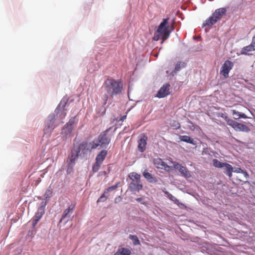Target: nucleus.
Here are the masks:
<instances>
[{"label": "nucleus", "instance_id": "48", "mask_svg": "<svg viewBox=\"0 0 255 255\" xmlns=\"http://www.w3.org/2000/svg\"><path fill=\"white\" fill-rule=\"evenodd\" d=\"M225 114H224V113H219V115L218 116L219 117H220L221 118H223L224 116L225 115Z\"/></svg>", "mask_w": 255, "mask_h": 255}, {"label": "nucleus", "instance_id": "34", "mask_svg": "<svg viewBox=\"0 0 255 255\" xmlns=\"http://www.w3.org/2000/svg\"><path fill=\"white\" fill-rule=\"evenodd\" d=\"M106 194H107V193H105V191H104V193L101 195L100 198L98 199L97 202L99 203L105 201L108 198V197L106 196Z\"/></svg>", "mask_w": 255, "mask_h": 255}, {"label": "nucleus", "instance_id": "6", "mask_svg": "<svg viewBox=\"0 0 255 255\" xmlns=\"http://www.w3.org/2000/svg\"><path fill=\"white\" fill-rule=\"evenodd\" d=\"M79 150H76L72 149L71 154L68 156L67 159V174H70L73 172L74 166L75 165L76 161L78 158L79 155L78 154Z\"/></svg>", "mask_w": 255, "mask_h": 255}, {"label": "nucleus", "instance_id": "52", "mask_svg": "<svg viewBox=\"0 0 255 255\" xmlns=\"http://www.w3.org/2000/svg\"><path fill=\"white\" fill-rule=\"evenodd\" d=\"M178 126L177 127V128H180V124L179 123H177Z\"/></svg>", "mask_w": 255, "mask_h": 255}, {"label": "nucleus", "instance_id": "35", "mask_svg": "<svg viewBox=\"0 0 255 255\" xmlns=\"http://www.w3.org/2000/svg\"><path fill=\"white\" fill-rule=\"evenodd\" d=\"M175 204H176L179 207V208H180V209H187L186 206L185 204H184L183 203L180 202L179 201V200H178V202H176Z\"/></svg>", "mask_w": 255, "mask_h": 255}, {"label": "nucleus", "instance_id": "1", "mask_svg": "<svg viewBox=\"0 0 255 255\" xmlns=\"http://www.w3.org/2000/svg\"><path fill=\"white\" fill-rule=\"evenodd\" d=\"M69 98L67 96L64 97L53 113L48 117L46 122L44 128L45 132L50 133L53 129L60 124L63 123V120L66 116L65 107L67 105Z\"/></svg>", "mask_w": 255, "mask_h": 255}, {"label": "nucleus", "instance_id": "39", "mask_svg": "<svg viewBox=\"0 0 255 255\" xmlns=\"http://www.w3.org/2000/svg\"><path fill=\"white\" fill-rule=\"evenodd\" d=\"M171 201L173 202L174 204L176 203V202H178V200L176 198H175L174 196H173L172 194H171L169 197H168Z\"/></svg>", "mask_w": 255, "mask_h": 255}, {"label": "nucleus", "instance_id": "46", "mask_svg": "<svg viewBox=\"0 0 255 255\" xmlns=\"http://www.w3.org/2000/svg\"><path fill=\"white\" fill-rule=\"evenodd\" d=\"M251 44L254 46V48H255V35L253 37L252 43Z\"/></svg>", "mask_w": 255, "mask_h": 255}, {"label": "nucleus", "instance_id": "53", "mask_svg": "<svg viewBox=\"0 0 255 255\" xmlns=\"http://www.w3.org/2000/svg\"><path fill=\"white\" fill-rule=\"evenodd\" d=\"M155 57H157L158 56V54H155V55H154Z\"/></svg>", "mask_w": 255, "mask_h": 255}, {"label": "nucleus", "instance_id": "11", "mask_svg": "<svg viewBox=\"0 0 255 255\" xmlns=\"http://www.w3.org/2000/svg\"><path fill=\"white\" fill-rule=\"evenodd\" d=\"M169 84L163 85L157 92L156 97L159 98H162L169 95Z\"/></svg>", "mask_w": 255, "mask_h": 255}, {"label": "nucleus", "instance_id": "20", "mask_svg": "<svg viewBox=\"0 0 255 255\" xmlns=\"http://www.w3.org/2000/svg\"><path fill=\"white\" fill-rule=\"evenodd\" d=\"M107 154V150L105 149L101 150L96 156V161L102 163Z\"/></svg>", "mask_w": 255, "mask_h": 255}, {"label": "nucleus", "instance_id": "30", "mask_svg": "<svg viewBox=\"0 0 255 255\" xmlns=\"http://www.w3.org/2000/svg\"><path fill=\"white\" fill-rule=\"evenodd\" d=\"M52 194V190L49 187L45 191L44 196L46 200H49Z\"/></svg>", "mask_w": 255, "mask_h": 255}, {"label": "nucleus", "instance_id": "50", "mask_svg": "<svg viewBox=\"0 0 255 255\" xmlns=\"http://www.w3.org/2000/svg\"><path fill=\"white\" fill-rule=\"evenodd\" d=\"M102 173H103L104 175H106L108 173V172H107V171H103V172H102Z\"/></svg>", "mask_w": 255, "mask_h": 255}, {"label": "nucleus", "instance_id": "28", "mask_svg": "<svg viewBox=\"0 0 255 255\" xmlns=\"http://www.w3.org/2000/svg\"><path fill=\"white\" fill-rule=\"evenodd\" d=\"M202 145L203 146L202 154L210 155L211 151L208 149L207 143L203 142L202 143Z\"/></svg>", "mask_w": 255, "mask_h": 255}, {"label": "nucleus", "instance_id": "16", "mask_svg": "<svg viewBox=\"0 0 255 255\" xmlns=\"http://www.w3.org/2000/svg\"><path fill=\"white\" fill-rule=\"evenodd\" d=\"M45 213V210L38 208L37 212H36L33 218L32 222V228L34 229L35 228L36 224L39 220L42 218L43 215Z\"/></svg>", "mask_w": 255, "mask_h": 255}, {"label": "nucleus", "instance_id": "42", "mask_svg": "<svg viewBox=\"0 0 255 255\" xmlns=\"http://www.w3.org/2000/svg\"><path fill=\"white\" fill-rule=\"evenodd\" d=\"M109 95L105 94L104 95V102H103V105H105L107 104V101L108 100V98H109Z\"/></svg>", "mask_w": 255, "mask_h": 255}, {"label": "nucleus", "instance_id": "32", "mask_svg": "<svg viewBox=\"0 0 255 255\" xmlns=\"http://www.w3.org/2000/svg\"><path fill=\"white\" fill-rule=\"evenodd\" d=\"M119 184H120V182L114 185H113V186H111L110 187H109L108 188H107L105 190V193H108L109 192H110V191H113V190L116 189L118 187V186H119Z\"/></svg>", "mask_w": 255, "mask_h": 255}, {"label": "nucleus", "instance_id": "13", "mask_svg": "<svg viewBox=\"0 0 255 255\" xmlns=\"http://www.w3.org/2000/svg\"><path fill=\"white\" fill-rule=\"evenodd\" d=\"M131 181L128 185V189L132 192H138L141 190L143 187V185L140 181Z\"/></svg>", "mask_w": 255, "mask_h": 255}, {"label": "nucleus", "instance_id": "41", "mask_svg": "<svg viewBox=\"0 0 255 255\" xmlns=\"http://www.w3.org/2000/svg\"><path fill=\"white\" fill-rule=\"evenodd\" d=\"M143 197H139L135 199V200L138 202L141 203V204L146 205L147 204L146 202H141L143 200Z\"/></svg>", "mask_w": 255, "mask_h": 255}, {"label": "nucleus", "instance_id": "56", "mask_svg": "<svg viewBox=\"0 0 255 255\" xmlns=\"http://www.w3.org/2000/svg\"><path fill=\"white\" fill-rule=\"evenodd\" d=\"M126 129H127L126 127L124 128V130H125Z\"/></svg>", "mask_w": 255, "mask_h": 255}, {"label": "nucleus", "instance_id": "29", "mask_svg": "<svg viewBox=\"0 0 255 255\" xmlns=\"http://www.w3.org/2000/svg\"><path fill=\"white\" fill-rule=\"evenodd\" d=\"M78 121V119L76 116H74L70 119L69 122L66 124V125L73 128V125L77 124Z\"/></svg>", "mask_w": 255, "mask_h": 255}, {"label": "nucleus", "instance_id": "17", "mask_svg": "<svg viewBox=\"0 0 255 255\" xmlns=\"http://www.w3.org/2000/svg\"><path fill=\"white\" fill-rule=\"evenodd\" d=\"M142 175L149 183H156L158 182L156 177L154 175L148 172L147 170H145L142 172Z\"/></svg>", "mask_w": 255, "mask_h": 255}, {"label": "nucleus", "instance_id": "25", "mask_svg": "<svg viewBox=\"0 0 255 255\" xmlns=\"http://www.w3.org/2000/svg\"><path fill=\"white\" fill-rule=\"evenodd\" d=\"M226 162H222L217 159H214L213 160V166L217 168L224 167Z\"/></svg>", "mask_w": 255, "mask_h": 255}, {"label": "nucleus", "instance_id": "51", "mask_svg": "<svg viewBox=\"0 0 255 255\" xmlns=\"http://www.w3.org/2000/svg\"><path fill=\"white\" fill-rule=\"evenodd\" d=\"M114 255H121L120 254V253H119L118 251H117L114 254Z\"/></svg>", "mask_w": 255, "mask_h": 255}, {"label": "nucleus", "instance_id": "18", "mask_svg": "<svg viewBox=\"0 0 255 255\" xmlns=\"http://www.w3.org/2000/svg\"><path fill=\"white\" fill-rule=\"evenodd\" d=\"M179 139L180 141H183L187 143L191 144L193 145H196V142L195 140L188 135H179Z\"/></svg>", "mask_w": 255, "mask_h": 255}, {"label": "nucleus", "instance_id": "33", "mask_svg": "<svg viewBox=\"0 0 255 255\" xmlns=\"http://www.w3.org/2000/svg\"><path fill=\"white\" fill-rule=\"evenodd\" d=\"M223 119H224L225 120V121L227 122V125L230 126H231V125L233 124V123L234 121V120L229 118L228 117V116L226 114L224 116Z\"/></svg>", "mask_w": 255, "mask_h": 255}, {"label": "nucleus", "instance_id": "22", "mask_svg": "<svg viewBox=\"0 0 255 255\" xmlns=\"http://www.w3.org/2000/svg\"><path fill=\"white\" fill-rule=\"evenodd\" d=\"M232 115L233 116V118L236 120L239 119L240 118H243V119L248 118L247 116L245 114H244L243 113L239 112L236 110L232 111Z\"/></svg>", "mask_w": 255, "mask_h": 255}, {"label": "nucleus", "instance_id": "37", "mask_svg": "<svg viewBox=\"0 0 255 255\" xmlns=\"http://www.w3.org/2000/svg\"><path fill=\"white\" fill-rule=\"evenodd\" d=\"M162 166L164 167L165 170H169L170 169L173 168V166H171L168 165H167L165 162H162L161 164Z\"/></svg>", "mask_w": 255, "mask_h": 255}, {"label": "nucleus", "instance_id": "10", "mask_svg": "<svg viewBox=\"0 0 255 255\" xmlns=\"http://www.w3.org/2000/svg\"><path fill=\"white\" fill-rule=\"evenodd\" d=\"M231 127H232L236 131L249 132L250 131V129L248 126L244 124L239 123L235 121H234Z\"/></svg>", "mask_w": 255, "mask_h": 255}, {"label": "nucleus", "instance_id": "26", "mask_svg": "<svg viewBox=\"0 0 255 255\" xmlns=\"http://www.w3.org/2000/svg\"><path fill=\"white\" fill-rule=\"evenodd\" d=\"M128 238L132 241L134 245L136 246L140 245V243L137 236L129 235Z\"/></svg>", "mask_w": 255, "mask_h": 255}, {"label": "nucleus", "instance_id": "49", "mask_svg": "<svg viewBox=\"0 0 255 255\" xmlns=\"http://www.w3.org/2000/svg\"><path fill=\"white\" fill-rule=\"evenodd\" d=\"M104 108V111L102 112L101 115H104L106 113V109L105 108Z\"/></svg>", "mask_w": 255, "mask_h": 255}, {"label": "nucleus", "instance_id": "43", "mask_svg": "<svg viewBox=\"0 0 255 255\" xmlns=\"http://www.w3.org/2000/svg\"><path fill=\"white\" fill-rule=\"evenodd\" d=\"M126 118H127V115H124L123 116L121 117L120 119H119V118H116V120L118 122L121 121L123 122L126 119Z\"/></svg>", "mask_w": 255, "mask_h": 255}, {"label": "nucleus", "instance_id": "36", "mask_svg": "<svg viewBox=\"0 0 255 255\" xmlns=\"http://www.w3.org/2000/svg\"><path fill=\"white\" fill-rule=\"evenodd\" d=\"M47 201L48 200H45V201H42L41 202L40 206L38 207V208L40 209H42V210H45V207H46V206L47 205Z\"/></svg>", "mask_w": 255, "mask_h": 255}, {"label": "nucleus", "instance_id": "15", "mask_svg": "<svg viewBox=\"0 0 255 255\" xmlns=\"http://www.w3.org/2000/svg\"><path fill=\"white\" fill-rule=\"evenodd\" d=\"M74 208L75 205L72 204L70 205L69 207L64 211L59 222L61 223L62 221L66 218H70L74 211Z\"/></svg>", "mask_w": 255, "mask_h": 255}, {"label": "nucleus", "instance_id": "55", "mask_svg": "<svg viewBox=\"0 0 255 255\" xmlns=\"http://www.w3.org/2000/svg\"><path fill=\"white\" fill-rule=\"evenodd\" d=\"M38 198H39V199H42V198H41V197H38Z\"/></svg>", "mask_w": 255, "mask_h": 255}, {"label": "nucleus", "instance_id": "8", "mask_svg": "<svg viewBox=\"0 0 255 255\" xmlns=\"http://www.w3.org/2000/svg\"><path fill=\"white\" fill-rule=\"evenodd\" d=\"M233 66L234 63L231 61L229 60H226L221 68L220 75L223 76L225 79L229 77V73Z\"/></svg>", "mask_w": 255, "mask_h": 255}, {"label": "nucleus", "instance_id": "38", "mask_svg": "<svg viewBox=\"0 0 255 255\" xmlns=\"http://www.w3.org/2000/svg\"><path fill=\"white\" fill-rule=\"evenodd\" d=\"M35 233V228L33 229L32 226L31 229L29 230L27 235L29 236H33Z\"/></svg>", "mask_w": 255, "mask_h": 255}, {"label": "nucleus", "instance_id": "23", "mask_svg": "<svg viewBox=\"0 0 255 255\" xmlns=\"http://www.w3.org/2000/svg\"><path fill=\"white\" fill-rule=\"evenodd\" d=\"M255 48L254 47V46L250 44V45L244 47L241 51V54L242 55H247L248 52H251L252 51H255Z\"/></svg>", "mask_w": 255, "mask_h": 255}, {"label": "nucleus", "instance_id": "57", "mask_svg": "<svg viewBox=\"0 0 255 255\" xmlns=\"http://www.w3.org/2000/svg\"><path fill=\"white\" fill-rule=\"evenodd\" d=\"M126 129H127L126 127L124 128V130H125Z\"/></svg>", "mask_w": 255, "mask_h": 255}, {"label": "nucleus", "instance_id": "45", "mask_svg": "<svg viewBox=\"0 0 255 255\" xmlns=\"http://www.w3.org/2000/svg\"><path fill=\"white\" fill-rule=\"evenodd\" d=\"M122 200V199H121V197L120 196H119V197H117L115 199V202L116 203H119Z\"/></svg>", "mask_w": 255, "mask_h": 255}, {"label": "nucleus", "instance_id": "21", "mask_svg": "<svg viewBox=\"0 0 255 255\" xmlns=\"http://www.w3.org/2000/svg\"><path fill=\"white\" fill-rule=\"evenodd\" d=\"M224 167H225V171H224V173L228 175L229 178H231L232 176V172H233V167L231 165L226 162V164H225Z\"/></svg>", "mask_w": 255, "mask_h": 255}, {"label": "nucleus", "instance_id": "3", "mask_svg": "<svg viewBox=\"0 0 255 255\" xmlns=\"http://www.w3.org/2000/svg\"><path fill=\"white\" fill-rule=\"evenodd\" d=\"M106 94L111 97L121 94L123 84L119 80L114 79H107L104 84Z\"/></svg>", "mask_w": 255, "mask_h": 255}, {"label": "nucleus", "instance_id": "5", "mask_svg": "<svg viewBox=\"0 0 255 255\" xmlns=\"http://www.w3.org/2000/svg\"><path fill=\"white\" fill-rule=\"evenodd\" d=\"M227 9L225 7H221L216 9L206 21L203 23V27L211 26L216 23L221 19L223 15L226 13Z\"/></svg>", "mask_w": 255, "mask_h": 255}, {"label": "nucleus", "instance_id": "4", "mask_svg": "<svg viewBox=\"0 0 255 255\" xmlns=\"http://www.w3.org/2000/svg\"><path fill=\"white\" fill-rule=\"evenodd\" d=\"M99 146V143H95V141L91 142H83L77 146H74L73 149L76 150H79L78 154L81 157H84L86 155L90 153L92 149L98 148Z\"/></svg>", "mask_w": 255, "mask_h": 255}, {"label": "nucleus", "instance_id": "44", "mask_svg": "<svg viewBox=\"0 0 255 255\" xmlns=\"http://www.w3.org/2000/svg\"><path fill=\"white\" fill-rule=\"evenodd\" d=\"M242 173L244 175L246 179L249 178V174H248L246 170H243V172H242Z\"/></svg>", "mask_w": 255, "mask_h": 255}, {"label": "nucleus", "instance_id": "31", "mask_svg": "<svg viewBox=\"0 0 255 255\" xmlns=\"http://www.w3.org/2000/svg\"><path fill=\"white\" fill-rule=\"evenodd\" d=\"M102 164V163H101L96 161L95 163L93 164L92 167L93 172L94 173L98 172Z\"/></svg>", "mask_w": 255, "mask_h": 255}, {"label": "nucleus", "instance_id": "24", "mask_svg": "<svg viewBox=\"0 0 255 255\" xmlns=\"http://www.w3.org/2000/svg\"><path fill=\"white\" fill-rule=\"evenodd\" d=\"M118 251L121 255H130L131 254V251L127 248H120Z\"/></svg>", "mask_w": 255, "mask_h": 255}, {"label": "nucleus", "instance_id": "7", "mask_svg": "<svg viewBox=\"0 0 255 255\" xmlns=\"http://www.w3.org/2000/svg\"><path fill=\"white\" fill-rule=\"evenodd\" d=\"M112 128V127H110L101 133L98 136V141H95V143H99L101 147L107 148L111 139V136L108 135L107 133Z\"/></svg>", "mask_w": 255, "mask_h": 255}, {"label": "nucleus", "instance_id": "9", "mask_svg": "<svg viewBox=\"0 0 255 255\" xmlns=\"http://www.w3.org/2000/svg\"><path fill=\"white\" fill-rule=\"evenodd\" d=\"M173 168L178 170L185 178H190L191 177V175L189 171L187 169L186 167L183 166L180 163L174 162L173 163Z\"/></svg>", "mask_w": 255, "mask_h": 255}, {"label": "nucleus", "instance_id": "19", "mask_svg": "<svg viewBox=\"0 0 255 255\" xmlns=\"http://www.w3.org/2000/svg\"><path fill=\"white\" fill-rule=\"evenodd\" d=\"M73 129V127L66 124L62 129L61 133L65 136V138H67L70 136Z\"/></svg>", "mask_w": 255, "mask_h": 255}, {"label": "nucleus", "instance_id": "40", "mask_svg": "<svg viewBox=\"0 0 255 255\" xmlns=\"http://www.w3.org/2000/svg\"><path fill=\"white\" fill-rule=\"evenodd\" d=\"M233 172L242 173V172H243V170L240 167H235L233 168Z\"/></svg>", "mask_w": 255, "mask_h": 255}, {"label": "nucleus", "instance_id": "54", "mask_svg": "<svg viewBox=\"0 0 255 255\" xmlns=\"http://www.w3.org/2000/svg\"><path fill=\"white\" fill-rule=\"evenodd\" d=\"M108 170H109L108 172H110V166L108 167Z\"/></svg>", "mask_w": 255, "mask_h": 255}, {"label": "nucleus", "instance_id": "2", "mask_svg": "<svg viewBox=\"0 0 255 255\" xmlns=\"http://www.w3.org/2000/svg\"><path fill=\"white\" fill-rule=\"evenodd\" d=\"M168 20L169 18H164L160 22L154 32L153 40L158 41L161 39L162 40L161 43L162 44L169 37L170 33L174 29V27L172 24H168Z\"/></svg>", "mask_w": 255, "mask_h": 255}, {"label": "nucleus", "instance_id": "12", "mask_svg": "<svg viewBox=\"0 0 255 255\" xmlns=\"http://www.w3.org/2000/svg\"><path fill=\"white\" fill-rule=\"evenodd\" d=\"M186 66V63L185 62L182 61H178L176 64L174 70H173L170 73H169L168 71H167L166 73L169 76L173 77L181 69L185 68Z\"/></svg>", "mask_w": 255, "mask_h": 255}, {"label": "nucleus", "instance_id": "47", "mask_svg": "<svg viewBox=\"0 0 255 255\" xmlns=\"http://www.w3.org/2000/svg\"><path fill=\"white\" fill-rule=\"evenodd\" d=\"M163 193L167 196V197H169V196L171 194H170L168 191L166 190H163Z\"/></svg>", "mask_w": 255, "mask_h": 255}, {"label": "nucleus", "instance_id": "27", "mask_svg": "<svg viewBox=\"0 0 255 255\" xmlns=\"http://www.w3.org/2000/svg\"><path fill=\"white\" fill-rule=\"evenodd\" d=\"M129 177L131 181H140V175L137 173L132 172L129 174Z\"/></svg>", "mask_w": 255, "mask_h": 255}, {"label": "nucleus", "instance_id": "14", "mask_svg": "<svg viewBox=\"0 0 255 255\" xmlns=\"http://www.w3.org/2000/svg\"><path fill=\"white\" fill-rule=\"evenodd\" d=\"M147 137L143 135L138 140V149L140 152H143L146 148Z\"/></svg>", "mask_w": 255, "mask_h": 255}]
</instances>
